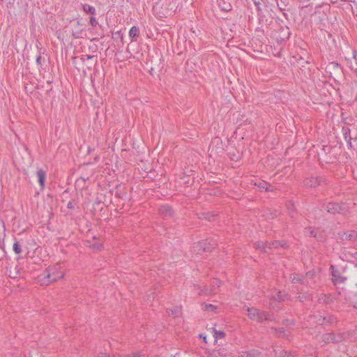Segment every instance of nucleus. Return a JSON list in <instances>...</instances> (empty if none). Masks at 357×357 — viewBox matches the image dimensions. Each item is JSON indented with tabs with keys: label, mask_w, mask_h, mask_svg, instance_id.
<instances>
[{
	"label": "nucleus",
	"mask_w": 357,
	"mask_h": 357,
	"mask_svg": "<svg viewBox=\"0 0 357 357\" xmlns=\"http://www.w3.org/2000/svg\"><path fill=\"white\" fill-rule=\"evenodd\" d=\"M63 277V273L59 265L56 264L52 267H49L45 273L43 278V284H48L50 282H55Z\"/></svg>",
	"instance_id": "nucleus-1"
},
{
	"label": "nucleus",
	"mask_w": 357,
	"mask_h": 357,
	"mask_svg": "<svg viewBox=\"0 0 357 357\" xmlns=\"http://www.w3.org/2000/svg\"><path fill=\"white\" fill-rule=\"evenodd\" d=\"M288 300V294L284 291L274 290L271 292L269 298V307L275 308L278 303Z\"/></svg>",
	"instance_id": "nucleus-2"
},
{
	"label": "nucleus",
	"mask_w": 357,
	"mask_h": 357,
	"mask_svg": "<svg viewBox=\"0 0 357 357\" xmlns=\"http://www.w3.org/2000/svg\"><path fill=\"white\" fill-rule=\"evenodd\" d=\"M326 210L330 213H344L347 210L346 204H338L336 203H328L326 206Z\"/></svg>",
	"instance_id": "nucleus-3"
},
{
	"label": "nucleus",
	"mask_w": 357,
	"mask_h": 357,
	"mask_svg": "<svg viewBox=\"0 0 357 357\" xmlns=\"http://www.w3.org/2000/svg\"><path fill=\"white\" fill-rule=\"evenodd\" d=\"M205 354L208 357H230V352L224 347L214 349L212 350H206Z\"/></svg>",
	"instance_id": "nucleus-4"
},
{
	"label": "nucleus",
	"mask_w": 357,
	"mask_h": 357,
	"mask_svg": "<svg viewBox=\"0 0 357 357\" xmlns=\"http://www.w3.org/2000/svg\"><path fill=\"white\" fill-rule=\"evenodd\" d=\"M221 284V281L215 279L213 281L212 283V287L211 289H208V287H204L203 289L201 290V291L199 293V294H204V295H211L215 293V289L216 287H219Z\"/></svg>",
	"instance_id": "nucleus-5"
},
{
	"label": "nucleus",
	"mask_w": 357,
	"mask_h": 357,
	"mask_svg": "<svg viewBox=\"0 0 357 357\" xmlns=\"http://www.w3.org/2000/svg\"><path fill=\"white\" fill-rule=\"evenodd\" d=\"M331 268L333 269V266H331ZM332 276H333V282L335 285L338 284L344 283L347 280V277L341 275L338 271L333 270Z\"/></svg>",
	"instance_id": "nucleus-6"
},
{
	"label": "nucleus",
	"mask_w": 357,
	"mask_h": 357,
	"mask_svg": "<svg viewBox=\"0 0 357 357\" xmlns=\"http://www.w3.org/2000/svg\"><path fill=\"white\" fill-rule=\"evenodd\" d=\"M338 234L343 241H354L357 238V233L355 231L339 233Z\"/></svg>",
	"instance_id": "nucleus-7"
},
{
	"label": "nucleus",
	"mask_w": 357,
	"mask_h": 357,
	"mask_svg": "<svg viewBox=\"0 0 357 357\" xmlns=\"http://www.w3.org/2000/svg\"><path fill=\"white\" fill-rule=\"evenodd\" d=\"M238 357H261V352L257 349L242 351L239 352Z\"/></svg>",
	"instance_id": "nucleus-8"
},
{
	"label": "nucleus",
	"mask_w": 357,
	"mask_h": 357,
	"mask_svg": "<svg viewBox=\"0 0 357 357\" xmlns=\"http://www.w3.org/2000/svg\"><path fill=\"white\" fill-rule=\"evenodd\" d=\"M194 252L198 254L201 252H210V248L206 247V241L197 243L194 246Z\"/></svg>",
	"instance_id": "nucleus-9"
},
{
	"label": "nucleus",
	"mask_w": 357,
	"mask_h": 357,
	"mask_svg": "<svg viewBox=\"0 0 357 357\" xmlns=\"http://www.w3.org/2000/svg\"><path fill=\"white\" fill-rule=\"evenodd\" d=\"M320 183L321 179L318 177H311L305 179L304 181L305 185L310 188H315L317 185H320Z\"/></svg>",
	"instance_id": "nucleus-10"
},
{
	"label": "nucleus",
	"mask_w": 357,
	"mask_h": 357,
	"mask_svg": "<svg viewBox=\"0 0 357 357\" xmlns=\"http://www.w3.org/2000/svg\"><path fill=\"white\" fill-rule=\"evenodd\" d=\"M73 26V35L75 38H81L82 33V29L78 30L77 29L79 26H82V25L80 24V22L79 20H75L72 24Z\"/></svg>",
	"instance_id": "nucleus-11"
},
{
	"label": "nucleus",
	"mask_w": 357,
	"mask_h": 357,
	"mask_svg": "<svg viewBox=\"0 0 357 357\" xmlns=\"http://www.w3.org/2000/svg\"><path fill=\"white\" fill-rule=\"evenodd\" d=\"M326 339L328 342H332L334 343L340 342L344 340V337L342 335H335L334 333H329L326 335Z\"/></svg>",
	"instance_id": "nucleus-12"
},
{
	"label": "nucleus",
	"mask_w": 357,
	"mask_h": 357,
	"mask_svg": "<svg viewBox=\"0 0 357 357\" xmlns=\"http://www.w3.org/2000/svg\"><path fill=\"white\" fill-rule=\"evenodd\" d=\"M311 298L312 294L308 291L301 290L300 292H298L297 298L301 302L310 300Z\"/></svg>",
	"instance_id": "nucleus-13"
},
{
	"label": "nucleus",
	"mask_w": 357,
	"mask_h": 357,
	"mask_svg": "<svg viewBox=\"0 0 357 357\" xmlns=\"http://www.w3.org/2000/svg\"><path fill=\"white\" fill-rule=\"evenodd\" d=\"M159 213L165 217H168L172 215L173 211L170 206L165 205L159 208Z\"/></svg>",
	"instance_id": "nucleus-14"
},
{
	"label": "nucleus",
	"mask_w": 357,
	"mask_h": 357,
	"mask_svg": "<svg viewBox=\"0 0 357 357\" xmlns=\"http://www.w3.org/2000/svg\"><path fill=\"white\" fill-rule=\"evenodd\" d=\"M254 245L257 250H260L265 253H268V242L258 241V242L255 243Z\"/></svg>",
	"instance_id": "nucleus-15"
},
{
	"label": "nucleus",
	"mask_w": 357,
	"mask_h": 357,
	"mask_svg": "<svg viewBox=\"0 0 357 357\" xmlns=\"http://www.w3.org/2000/svg\"><path fill=\"white\" fill-rule=\"evenodd\" d=\"M268 314H248L250 318L253 320L261 322L264 320H267V315Z\"/></svg>",
	"instance_id": "nucleus-16"
},
{
	"label": "nucleus",
	"mask_w": 357,
	"mask_h": 357,
	"mask_svg": "<svg viewBox=\"0 0 357 357\" xmlns=\"http://www.w3.org/2000/svg\"><path fill=\"white\" fill-rule=\"evenodd\" d=\"M287 243L284 241H275L272 243H268V250H271L273 248H287Z\"/></svg>",
	"instance_id": "nucleus-17"
},
{
	"label": "nucleus",
	"mask_w": 357,
	"mask_h": 357,
	"mask_svg": "<svg viewBox=\"0 0 357 357\" xmlns=\"http://www.w3.org/2000/svg\"><path fill=\"white\" fill-rule=\"evenodd\" d=\"M40 185L43 188L45 185V172L43 169H38L36 172Z\"/></svg>",
	"instance_id": "nucleus-18"
},
{
	"label": "nucleus",
	"mask_w": 357,
	"mask_h": 357,
	"mask_svg": "<svg viewBox=\"0 0 357 357\" xmlns=\"http://www.w3.org/2000/svg\"><path fill=\"white\" fill-rule=\"evenodd\" d=\"M290 279L291 280L292 283H301V284H305V282L304 281V278L299 275H291Z\"/></svg>",
	"instance_id": "nucleus-19"
},
{
	"label": "nucleus",
	"mask_w": 357,
	"mask_h": 357,
	"mask_svg": "<svg viewBox=\"0 0 357 357\" xmlns=\"http://www.w3.org/2000/svg\"><path fill=\"white\" fill-rule=\"evenodd\" d=\"M319 319L318 322L319 324H323L325 321L328 323H332L334 320L333 318V316H328V319H327V317L325 316H321L320 314H318Z\"/></svg>",
	"instance_id": "nucleus-20"
},
{
	"label": "nucleus",
	"mask_w": 357,
	"mask_h": 357,
	"mask_svg": "<svg viewBox=\"0 0 357 357\" xmlns=\"http://www.w3.org/2000/svg\"><path fill=\"white\" fill-rule=\"evenodd\" d=\"M82 8H83V10L85 13H89V14H91V15H95L96 14V8L91 6V5H89V4H84L82 6Z\"/></svg>",
	"instance_id": "nucleus-21"
},
{
	"label": "nucleus",
	"mask_w": 357,
	"mask_h": 357,
	"mask_svg": "<svg viewBox=\"0 0 357 357\" xmlns=\"http://www.w3.org/2000/svg\"><path fill=\"white\" fill-rule=\"evenodd\" d=\"M255 185H257L258 187V188L259 189V190H261V191H271V190H273L272 189H271L269 188L270 186H268V184L264 181L259 182L258 184L255 183Z\"/></svg>",
	"instance_id": "nucleus-22"
},
{
	"label": "nucleus",
	"mask_w": 357,
	"mask_h": 357,
	"mask_svg": "<svg viewBox=\"0 0 357 357\" xmlns=\"http://www.w3.org/2000/svg\"><path fill=\"white\" fill-rule=\"evenodd\" d=\"M225 337V333L223 331L213 328V337L215 338V341L220 339H223Z\"/></svg>",
	"instance_id": "nucleus-23"
},
{
	"label": "nucleus",
	"mask_w": 357,
	"mask_h": 357,
	"mask_svg": "<svg viewBox=\"0 0 357 357\" xmlns=\"http://www.w3.org/2000/svg\"><path fill=\"white\" fill-rule=\"evenodd\" d=\"M305 233L306 236H313L314 238H317V233H318L317 230L313 229L311 227L305 228Z\"/></svg>",
	"instance_id": "nucleus-24"
},
{
	"label": "nucleus",
	"mask_w": 357,
	"mask_h": 357,
	"mask_svg": "<svg viewBox=\"0 0 357 357\" xmlns=\"http://www.w3.org/2000/svg\"><path fill=\"white\" fill-rule=\"evenodd\" d=\"M315 275L314 271L307 272L304 278V281L305 282V284L310 285V280L312 279Z\"/></svg>",
	"instance_id": "nucleus-25"
},
{
	"label": "nucleus",
	"mask_w": 357,
	"mask_h": 357,
	"mask_svg": "<svg viewBox=\"0 0 357 357\" xmlns=\"http://www.w3.org/2000/svg\"><path fill=\"white\" fill-rule=\"evenodd\" d=\"M139 29L137 26H134L131 27V29L129 31V36L133 39L138 35Z\"/></svg>",
	"instance_id": "nucleus-26"
},
{
	"label": "nucleus",
	"mask_w": 357,
	"mask_h": 357,
	"mask_svg": "<svg viewBox=\"0 0 357 357\" xmlns=\"http://www.w3.org/2000/svg\"><path fill=\"white\" fill-rule=\"evenodd\" d=\"M318 301L319 303H328L331 302V299L330 296H328L326 294H321L319 297Z\"/></svg>",
	"instance_id": "nucleus-27"
},
{
	"label": "nucleus",
	"mask_w": 357,
	"mask_h": 357,
	"mask_svg": "<svg viewBox=\"0 0 357 357\" xmlns=\"http://www.w3.org/2000/svg\"><path fill=\"white\" fill-rule=\"evenodd\" d=\"M202 305V310H204V311L212 312L216 309V307L212 304L203 303Z\"/></svg>",
	"instance_id": "nucleus-28"
},
{
	"label": "nucleus",
	"mask_w": 357,
	"mask_h": 357,
	"mask_svg": "<svg viewBox=\"0 0 357 357\" xmlns=\"http://www.w3.org/2000/svg\"><path fill=\"white\" fill-rule=\"evenodd\" d=\"M288 213L291 218H294V205L291 202H289L287 204Z\"/></svg>",
	"instance_id": "nucleus-29"
},
{
	"label": "nucleus",
	"mask_w": 357,
	"mask_h": 357,
	"mask_svg": "<svg viewBox=\"0 0 357 357\" xmlns=\"http://www.w3.org/2000/svg\"><path fill=\"white\" fill-rule=\"evenodd\" d=\"M13 250L16 254H20L22 252L21 247L17 241H15L13 244Z\"/></svg>",
	"instance_id": "nucleus-30"
},
{
	"label": "nucleus",
	"mask_w": 357,
	"mask_h": 357,
	"mask_svg": "<svg viewBox=\"0 0 357 357\" xmlns=\"http://www.w3.org/2000/svg\"><path fill=\"white\" fill-rule=\"evenodd\" d=\"M327 68L328 69H337V70H339L340 69V66L337 63H335V62H331L328 64V66H327Z\"/></svg>",
	"instance_id": "nucleus-31"
},
{
	"label": "nucleus",
	"mask_w": 357,
	"mask_h": 357,
	"mask_svg": "<svg viewBox=\"0 0 357 357\" xmlns=\"http://www.w3.org/2000/svg\"><path fill=\"white\" fill-rule=\"evenodd\" d=\"M206 247L210 248V251H211L212 249H213L215 245H216L215 242L214 241H208V240H206Z\"/></svg>",
	"instance_id": "nucleus-32"
},
{
	"label": "nucleus",
	"mask_w": 357,
	"mask_h": 357,
	"mask_svg": "<svg viewBox=\"0 0 357 357\" xmlns=\"http://www.w3.org/2000/svg\"><path fill=\"white\" fill-rule=\"evenodd\" d=\"M319 241H324L326 239V235L322 233H317V238H316Z\"/></svg>",
	"instance_id": "nucleus-33"
},
{
	"label": "nucleus",
	"mask_w": 357,
	"mask_h": 357,
	"mask_svg": "<svg viewBox=\"0 0 357 357\" xmlns=\"http://www.w3.org/2000/svg\"><path fill=\"white\" fill-rule=\"evenodd\" d=\"M94 57V56H91V55H82L81 56V60L84 62L86 60H89V59H91Z\"/></svg>",
	"instance_id": "nucleus-34"
},
{
	"label": "nucleus",
	"mask_w": 357,
	"mask_h": 357,
	"mask_svg": "<svg viewBox=\"0 0 357 357\" xmlns=\"http://www.w3.org/2000/svg\"><path fill=\"white\" fill-rule=\"evenodd\" d=\"M90 24L92 26H96L98 24L96 19L94 17L90 18Z\"/></svg>",
	"instance_id": "nucleus-35"
},
{
	"label": "nucleus",
	"mask_w": 357,
	"mask_h": 357,
	"mask_svg": "<svg viewBox=\"0 0 357 357\" xmlns=\"http://www.w3.org/2000/svg\"><path fill=\"white\" fill-rule=\"evenodd\" d=\"M127 357H141V355L139 353H133L128 355Z\"/></svg>",
	"instance_id": "nucleus-36"
},
{
	"label": "nucleus",
	"mask_w": 357,
	"mask_h": 357,
	"mask_svg": "<svg viewBox=\"0 0 357 357\" xmlns=\"http://www.w3.org/2000/svg\"><path fill=\"white\" fill-rule=\"evenodd\" d=\"M280 357H288V354L286 351L283 350L280 353Z\"/></svg>",
	"instance_id": "nucleus-37"
},
{
	"label": "nucleus",
	"mask_w": 357,
	"mask_h": 357,
	"mask_svg": "<svg viewBox=\"0 0 357 357\" xmlns=\"http://www.w3.org/2000/svg\"><path fill=\"white\" fill-rule=\"evenodd\" d=\"M41 59H42V58H41V56H40V54H39V55L37 56V58H36V63H37L38 65H41Z\"/></svg>",
	"instance_id": "nucleus-38"
},
{
	"label": "nucleus",
	"mask_w": 357,
	"mask_h": 357,
	"mask_svg": "<svg viewBox=\"0 0 357 357\" xmlns=\"http://www.w3.org/2000/svg\"><path fill=\"white\" fill-rule=\"evenodd\" d=\"M2 2H5L8 4H13L15 1V0H0Z\"/></svg>",
	"instance_id": "nucleus-39"
},
{
	"label": "nucleus",
	"mask_w": 357,
	"mask_h": 357,
	"mask_svg": "<svg viewBox=\"0 0 357 357\" xmlns=\"http://www.w3.org/2000/svg\"><path fill=\"white\" fill-rule=\"evenodd\" d=\"M67 208H69V209H72L74 208V206L72 203V202H69L67 204Z\"/></svg>",
	"instance_id": "nucleus-40"
},
{
	"label": "nucleus",
	"mask_w": 357,
	"mask_h": 357,
	"mask_svg": "<svg viewBox=\"0 0 357 357\" xmlns=\"http://www.w3.org/2000/svg\"><path fill=\"white\" fill-rule=\"evenodd\" d=\"M199 337H200V338H202V339H203V340H204V342L205 343H207L206 336V335H203V334H201V335H199Z\"/></svg>",
	"instance_id": "nucleus-41"
},
{
	"label": "nucleus",
	"mask_w": 357,
	"mask_h": 357,
	"mask_svg": "<svg viewBox=\"0 0 357 357\" xmlns=\"http://www.w3.org/2000/svg\"><path fill=\"white\" fill-rule=\"evenodd\" d=\"M98 357H110L109 355L104 354V353H100L98 356Z\"/></svg>",
	"instance_id": "nucleus-42"
},
{
	"label": "nucleus",
	"mask_w": 357,
	"mask_h": 357,
	"mask_svg": "<svg viewBox=\"0 0 357 357\" xmlns=\"http://www.w3.org/2000/svg\"><path fill=\"white\" fill-rule=\"evenodd\" d=\"M92 247H93V248H96L97 250H100V247H101V245L93 244V245H92Z\"/></svg>",
	"instance_id": "nucleus-43"
},
{
	"label": "nucleus",
	"mask_w": 357,
	"mask_h": 357,
	"mask_svg": "<svg viewBox=\"0 0 357 357\" xmlns=\"http://www.w3.org/2000/svg\"><path fill=\"white\" fill-rule=\"evenodd\" d=\"M277 331H278V333H280V334H284V331L283 328H279L278 330H277Z\"/></svg>",
	"instance_id": "nucleus-44"
},
{
	"label": "nucleus",
	"mask_w": 357,
	"mask_h": 357,
	"mask_svg": "<svg viewBox=\"0 0 357 357\" xmlns=\"http://www.w3.org/2000/svg\"><path fill=\"white\" fill-rule=\"evenodd\" d=\"M310 319H317V316L315 314H312L310 316Z\"/></svg>",
	"instance_id": "nucleus-45"
},
{
	"label": "nucleus",
	"mask_w": 357,
	"mask_h": 357,
	"mask_svg": "<svg viewBox=\"0 0 357 357\" xmlns=\"http://www.w3.org/2000/svg\"><path fill=\"white\" fill-rule=\"evenodd\" d=\"M287 38H288L290 35V33L289 32L288 29H287Z\"/></svg>",
	"instance_id": "nucleus-46"
},
{
	"label": "nucleus",
	"mask_w": 357,
	"mask_h": 357,
	"mask_svg": "<svg viewBox=\"0 0 357 357\" xmlns=\"http://www.w3.org/2000/svg\"><path fill=\"white\" fill-rule=\"evenodd\" d=\"M177 310H175L174 311H172V313L176 312Z\"/></svg>",
	"instance_id": "nucleus-47"
}]
</instances>
